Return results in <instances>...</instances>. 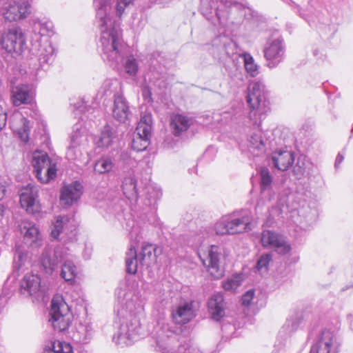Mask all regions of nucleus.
Segmentation results:
<instances>
[{
  "label": "nucleus",
  "mask_w": 353,
  "mask_h": 353,
  "mask_svg": "<svg viewBox=\"0 0 353 353\" xmlns=\"http://www.w3.org/2000/svg\"><path fill=\"white\" fill-rule=\"evenodd\" d=\"M132 3V0H117L116 4V12L118 17H120L125 10V8Z\"/></svg>",
  "instance_id": "51"
},
{
  "label": "nucleus",
  "mask_w": 353,
  "mask_h": 353,
  "mask_svg": "<svg viewBox=\"0 0 353 353\" xmlns=\"http://www.w3.org/2000/svg\"><path fill=\"white\" fill-rule=\"evenodd\" d=\"M152 117L150 114H145L141 117L139 122L138 123L136 130L139 133L143 134H150L152 130Z\"/></svg>",
  "instance_id": "44"
},
{
  "label": "nucleus",
  "mask_w": 353,
  "mask_h": 353,
  "mask_svg": "<svg viewBox=\"0 0 353 353\" xmlns=\"http://www.w3.org/2000/svg\"><path fill=\"white\" fill-rule=\"evenodd\" d=\"M193 119L182 114L171 116L170 127L174 136H180L193 124Z\"/></svg>",
  "instance_id": "26"
},
{
  "label": "nucleus",
  "mask_w": 353,
  "mask_h": 353,
  "mask_svg": "<svg viewBox=\"0 0 353 353\" xmlns=\"http://www.w3.org/2000/svg\"><path fill=\"white\" fill-rule=\"evenodd\" d=\"M300 323V319L296 316L288 319L279 330V337L287 339L298 329Z\"/></svg>",
  "instance_id": "35"
},
{
  "label": "nucleus",
  "mask_w": 353,
  "mask_h": 353,
  "mask_svg": "<svg viewBox=\"0 0 353 353\" xmlns=\"http://www.w3.org/2000/svg\"><path fill=\"white\" fill-rule=\"evenodd\" d=\"M293 172L297 179H301L305 173V163L299 160L294 168Z\"/></svg>",
  "instance_id": "52"
},
{
  "label": "nucleus",
  "mask_w": 353,
  "mask_h": 353,
  "mask_svg": "<svg viewBox=\"0 0 353 353\" xmlns=\"http://www.w3.org/2000/svg\"><path fill=\"white\" fill-rule=\"evenodd\" d=\"M29 0H7L1 9L6 21H17L24 19L30 14Z\"/></svg>",
  "instance_id": "11"
},
{
  "label": "nucleus",
  "mask_w": 353,
  "mask_h": 353,
  "mask_svg": "<svg viewBox=\"0 0 353 353\" xmlns=\"http://www.w3.org/2000/svg\"><path fill=\"white\" fill-rule=\"evenodd\" d=\"M32 165L37 179L42 183H48L57 176V163L47 152L36 150L32 155Z\"/></svg>",
  "instance_id": "8"
},
{
  "label": "nucleus",
  "mask_w": 353,
  "mask_h": 353,
  "mask_svg": "<svg viewBox=\"0 0 353 353\" xmlns=\"http://www.w3.org/2000/svg\"><path fill=\"white\" fill-rule=\"evenodd\" d=\"M199 256L208 271L216 279H219L223 274L220 268V259L221 257V249L216 245H211L207 253L198 252Z\"/></svg>",
  "instance_id": "15"
},
{
  "label": "nucleus",
  "mask_w": 353,
  "mask_h": 353,
  "mask_svg": "<svg viewBox=\"0 0 353 353\" xmlns=\"http://www.w3.org/2000/svg\"><path fill=\"white\" fill-rule=\"evenodd\" d=\"M73 350L70 343L65 341H54L52 343L48 353H72Z\"/></svg>",
  "instance_id": "41"
},
{
  "label": "nucleus",
  "mask_w": 353,
  "mask_h": 353,
  "mask_svg": "<svg viewBox=\"0 0 353 353\" xmlns=\"http://www.w3.org/2000/svg\"><path fill=\"white\" fill-rule=\"evenodd\" d=\"M272 161L276 168L285 171L293 164L294 155L290 150H280L272 153Z\"/></svg>",
  "instance_id": "25"
},
{
  "label": "nucleus",
  "mask_w": 353,
  "mask_h": 353,
  "mask_svg": "<svg viewBox=\"0 0 353 353\" xmlns=\"http://www.w3.org/2000/svg\"><path fill=\"white\" fill-rule=\"evenodd\" d=\"M84 140H85V137L83 134V132L79 130L77 127L71 135L70 145L78 147L83 142Z\"/></svg>",
  "instance_id": "49"
},
{
  "label": "nucleus",
  "mask_w": 353,
  "mask_h": 353,
  "mask_svg": "<svg viewBox=\"0 0 353 353\" xmlns=\"http://www.w3.org/2000/svg\"><path fill=\"white\" fill-rule=\"evenodd\" d=\"M150 81H153L154 85L158 87L160 90H163L167 86V83L165 82L163 77H159L156 80H152L150 77Z\"/></svg>",
  "instance_id": "56"
},
{
  "label": "nucleus",
  "mask_w": 353,
  "mask_h": 353,
  "mask_svg": "<svg viewBox=\"0 0 353 353\" xmlns=\"http://www.w3.org/2000/svg\"><path fill=\"white\" fill-rule=\"evenodd\" d=\"M248 136V148L251 153L254 156H258L265 151V144L262 139L261 132L260 130H254Z\"/></svg>",
  "instance_id": "28"
},
{
  "label": "nucleus",
  "mask_w": 353,
  "mask_h": 353,
  "mask_svg": "<svg viewBox=\"0 0 353 353\" xmlns=\"http://www.w3.org/2000/svg\"><path fill=\"white\" fill-rule=\"evenodd\" d=\"M260 241L263 248L272 249L280 255H285L291 250V246L284 236L269 230L261 232Z\"/></svg>",
  "instance_id": "13"
},
{
  "label": "nucleus",
  "mask_w": 353,
  "mask_h": 353,
  "mask_svg": "<svg viewBox=\"0 0 353 353\" xmlns=\"http://www.w3.org/2000/svg\"><path fill=\"white\" fill-rule=\"evenodd\" d=\"M225 303L221 293L212 294L208 301V310L214 321L221 320L225 314Z\"/></svg>",
  "instance_id": "23"
},
{
  "label": "nucleus",
  "mask_w": 353,
  "mask_h": 353,
  "mask_svg": "<svg viewBox=\"0 0 353 353\" xmlns=\"http://www.w3.org/2000/svg\"><path fill=\"white\" fill-rule=\"evenodd\" d=\"M252 217L248 210L240 214H232L222 216L214 225L216 234H236L251 230Z\"/></svg>",
  "instance_id": "5"
},
{
  "label": "nucleus",
  "mask_w": 353,
  "mask_h": 353,
  "mask_svg": "<svg viewBox=\"0 0 353 353\" xmlns=\"http://www.w3.org/2000/svg\"><path fill=\"white\" fill-rule=\"evenodd\" d=\"M5 193L6 187L3 185H0V200H1L4 197Z\"/></svg>",
  "instance_id": "60"
},
{
  "label": "nucleus",
  "mask_w": 353,
  "mask_h": 353,
  "mask_svg": "<svg viewBox=\"0 0 353 353\" xmlns=\"http://www.w3.org/2000/svg\"><path fill=\"white\" fill-rule=\"evenodd\" d=\"M179 328L170 323H162L156 331V349L160 353H203L190 342H185L174 349Z\"/></svg>",
  "instance_id": "4"
},
{
  "label": "nucleus",
  "mask_w": 353,
  "mask_h": 353,
  "mask_svg": "<svg viewBox=\"0 0 353 353\" xmlns=\"http://www.w3.org/2000/svg\"><path fill=\"white\" fill-rule=\"evenodd\" d=\"M122 190L123 194L129 200H134L136 202L138 200V193L137 189V180L135 178L130 175L125 177L122 181Z\"/></svg>",
  "instance_id": "31"
},
{
  "label": "nucleus",
  "mask_w": 353,
  "mask_h": 353,
  "mask_svg": "<svg viewBox=\"0 0 353 353\" xmlns=\"http://www.w3.org/2000/svg\"><path fill=\"white\" fill-rule=\"evenodd\" d=\"M223 50L228 57H233L237 54V46L235 42L232 40L228 41L223 44Z\"/></svg>",
  "instance_id": "50"
},
{
  "label": "nucleus",
  "mask_w": 353,
  "mask_h": 353,
  "mask_svg": "<svg viewBox=\"0 0 353 353\" xmlns=\"http://www.w3.org/2000/svg\"><path fill=\"white\" fill-rule=\"evenodd\" d=\"M263 52L267 66L270 68H276L285 57V46L283 40L276 38L268 41Z\"/></svg>",
  "instance_id": "14"
},
{
  "label": "nucleus",
  "mask_w": 353,
  "mask_h": 353,
  "mask_svg": "<svg viewBox=\"0 0 353 353\" xmlns=\"http://www.w3.org/2000/svg\"><path fill=\"white\" fill-rule=\"evenodd\" d=\"M113 162L111 159L103 157L98 160L94 164V171L99 174H105L112 170Z\"/></svg>",
  "instance_id": "42"
},
{
  "label": "nucleus",
  "mask_w": 353,
  "mask_h": 353,
  "mask_svg": "<svg viewBox=\"0 0 353 353\" xmlns=\"http://www.w3.org/2000/svg\"><path fill=\"white\" fill-rule=\"evenodd\" d=\"M2 49L13 57L21 55L26 48V39L22 30L13 27L3 32L0 38Z\"/></svg>",
  "instance_id": "9"
},
{
  "label": "nucleus",
  "mask_w": 353,
  "mask_h": 353,
  "mask_svg": "<svg viewBox=\"0 0 353 353\" xmlns=\"http://www.w3.org/2000/svg\"><path fill=\"white\" fill-rule=\"evenodd\" d=\"M101 32L100 43L102 58L111 65L117 66L123 60L128 47L123 42L119 23L110 12L97 14Z\"/></svg>",
  "instance_id": "2"
},
{
  "label": "nucleus",
  "mask_w": 353,
  "mask_h": 353,
  "mask_svg": "<svg viewBox=\"0 0 353 353\" xmlns=\"http://www.w3.org/2000/svg\"><path fill=\"white\" fill-rule=\"evenodd\" d=\"M51 323L54 331L64 332L70 326L72 321V314L63 296L59 294L54 296L51 302L50 311Z\"/></svg>",
  "instance_id": "6"
},
{
  "label": "nucleus",
  "mask_w": 353,
  "mask_h": 353,
  "mask_svg": "<svg viewBox=\"0 0 353 353\" xmlns=\"http://www.w3.org/2000/svg\"><path fill=\"white\" fill-rule=\"evenodd\" d=\"M241 56L247 72L253 77H256L259 74V66L254 63L253 57L249 53H244Z\"/></svg>",
  "instance_id": "40"
},
{
  "label": "nucleus",
  "mask_w": 353,
  "mask_h": 353,
  "mask_svg": "<svg viewBox=\"0 0 353 353\" xmlns=\"http://www.w3.org/2000/svg\"><path fill=\"white\" fill-rule=\"evenodd\" d=\"M123 68L129 76L134 77L137 75L139 70V63L137 59L133 56L127 57L123 61Z\"/></svg>",
  "instance_id": "39"
},
{
  "label": "nucleus",
  "mask_w": 353,
  "mask_h": 353,
  "mask_svg": "<svg viewBox=\"0 0 353 353\" xmlns=\"http://www.w3.org/2000/svg\"><path fill=\"white\" fill-rule=\"evenodd\" d=\"M261 176V189L263 192L268 190L272 184V179L268 168H263L260 172Z\"/></svg>",
  "instance_id": "46"
},
{
  "label": "nucleus",
  "mask_w": 353,
  "mask_h": 353,
  "mask_svg": "<svg viewBox=\"0 0 353 353\" xmlns=\"http://www.w3.org/2000/svg\"><path fill=\"white\" fill-rule=\"evenodd\" d=\"M117 299L114 324L117 330L112 340L121 346L130 345L141 334V325L136 314L143 310L142 301L137 294L125 289L117 290Z\"/></svg>",
  "instance_id": "1"
},
{
  "label": "nucleus",
  "mask_w": 353,
  "mask_h": 353,
  "mask_svg": "<svg viewBox=\"0 0 353 353\" xmlns=\"http://www.w3.org/2000/svg\"><path fill=\"white\" fill-rule=\"evenodd\" d=\"M76 227L77 222L73 217L67 215L57 216L53 223L51 236L57 239L61 234L69 236L76 230Z\"/></svg>",
  "instance_id": "17"
},
{
  "label": "nucleus",
  "mask_w": 353,
  "mask_h": 353,
  "mask_svg": "<svg viewBox=\"0 0 353 353\" xmlns=\"http://www.w3.org/2000/svg\"><path fill=\"white\" fill-rule=\"evenodd\" d=\"M142 95L145 100L148 102L152 101V92L148 85H145L142 88Z\"/></svg>",
  "instance_id": "57"
},
{
  "label": "nucleus",
  "mask_w": 353,
  "mask_h": 353,
  "mask_svg": "<svg viewBox=\"0 0 353 353\" xmlns=\"http://www.w3.org/2000/svg\"><path fill=\"white\" fill-rule=\"evenodd\" d=\"M77 109H79V110L81 112H83L84 111V107L82 106V105H79L77 107Z\"/></svg>",
  "instance_id": "62"
},
{
  "label": "nucleus",
  "mask_w": 353,
  "mask_h": 353,
  "mask_svg": "<svg viewBox=\"0 0 353 353\" xmlns=\"http://www.w3.org/2000/svg\"><path fill=\"white\" fill-rule=\"evenodd\" d=\"M41 287V279L37 274H26L21 281V293L26 296L37 294Z\"/></svg>",
  "instance_id": "27"
},
{
  "label": "nucleus",
  "mask_w": 353,
  "mask_h": 353,
  "mask_svg": "<svg viewBox=\"0 0 353 353\" xmlns=\"http://www.w3.org/2000/svg\"><path fill=\"white\" fill-rule=\"evenodd\" d=\"M172 0H158V3L159 4H162L165 6V4L170 3Z\"/></svg>",
  "instance_id": "61"
},
{
  "label": "nucleus",
  "mask_w": 353,
  "mask_h": 353,
  "mask_svg": "<svg viewBox=\"0 0 353 353\" xmlns=\"http://www.w3.org/2000/svg\"><path fill=\"white\" fill-rule=\"evenodd\" d=\"M74 256L69 250L63 246H57L53 256H51V249L46 247L41 255V262L46 271L52 272L59 263H62L61 276L66 282L73 284L77 274V267L73 263Z\"/></svg>",
  "instance_id": "3"
},
{
  "label": "nucleus",
  "mask_w": 353,
  "mask_h": 353,
  "mask_svg": "<svg viewBox=\"0 0 353 353\" xmlns=\"http://www.w3.org/2000/svg\"><path fill=\"white\" fill-rule=\"evenodd\" d=\"M7 121V114L3 108L0 105V131L5 127Z\"/></svg>",
  "instance_id": "55"
},
{
  "label": "nucleus",
  "mask_w": 353,
  "mask_h": 353,
  "mask_svg": "<svg viewBox=\"0 0 353 353\" xmlns=\"http://www.w3.org/2000/svg\"><path fill=\"white\" fill-rule=\"evenodd\" d=\"M39 189L32 184H28L20 194V203L26 212L35 214L40 212L41 205L38 200Z\"/></svg>",
  "instance_id": "16"
},
{
  "label": "nucleus",
  "mask_w": 353,
  "mask_h": 353,
  "mask_svg": "<svg viewBox=\"0 0 353 353\" xmlns=\"http://www.w3.org/2000/svg\"><path fill=\"white\" fill-rule=\"evenodd\" d=\"M272 259V254L271 253L263 254L257 261L256 268L259 272H267L269 263Z\"/></svg>",
  "instance_id": "47"
},
{
  "label": "nucleus",
  "mask_w": 353,
  "mask_h": 353,
  "mask_svg": "<svg viewBox=\"0 0 353 353\" xmlns=\"http://www.w3.org/2000/svg\"><path fill=\"white\" fill-rule=\"evenodd\" d=\"M77 148L78 147L77 146H72V145H70L66 152V157L69 160H75L77 158L80 154V151L77 150Z\"/></svg>",
  "instance_id": "53"
},
{
  "label": "nucleus",
  "mask_w": 353,
  "mask_h": 353,
  "mask_svg": "<svg viewBox=\"0 0 353 353\" xmlns=\"http://www.w3.org/2000/svg\"><path fill=\"white\" fill-rule=\"evenodd\" d=\"M28 261V252L21 246L15 247V252L13 261V268L15 270H19Z\"/></svg>",
  "instance_id": "37"
},
{
  "label": "nucleus",
  "mask_w": 353,
  "mask_h": 353,
  "mask_svg": "<svg viewBox=\"0 0 353 353\" xmlns=\"http://www.w3.org/2000/svg\"><path fill=\"white\" fill-rule=\"evenodd\" d=\"M83 186L79 181L65 185L61 190L60 201L63 205L70 206L78 201L82 194Z\"/></svg>",
  "instance_id": "21"
},
{
  "label": "nucleus",
  "mask_w": 353,
  "mask_h": 353,
  "mask_svg": "<svg viewBox=\"0 0 353 353\" xmlns=\"http://www.w3.org/2000/svg\"><path fill=\"white\" fill-rule=\"evenodd\" d=\"M148 221L154 225H159V220L155 214H152V215L148 218Z\"/></svg>",
  "instance_id": "58"
},
{
  "label": "nucleus",
  "mask_w": 353,
  "mask_h": 353,
  "mask_svg": "<svg viewBox=\"0 0 353 353\" xmlns=\"http://www.w3.org/2000/svg\"><path fill=\"white\" fill-rule=\"evenodd\" d=\"M340 344L329 330H322L311 346L310 353H338Z\"/></svg>",
  "instance_id": "12"
},
{
  "label": "nucleus",
  "mask_w": 353,
  "mask_h": 353,
  "mask_svg": "<svg viewBox=\"0 0 353 353\" xmlns=\"http://www.w3.org/2000/svg\"><path fill=\"white\" fill-rule=\"evenodd\" d=\"M121 82L116 78L106 79L102 83L99 92L102 96H110L112 94H121Z\"/></svg>",
  "instance_id": "30"
},
{
  "label": "nucleus",
  "mask_w": 353,
  "mask_h": 353,
  "mask_svg": "<svg viewBox=\"0 0 353 353\" xmlns=\"http://www.w3.org/2000/svg\"><path fill=\"white\" fill-rule=\"evenodd\" d=\"M21 232L23 235L25 244L32 248H37L42 245V239L37 227L30 223H23Z\"/></svg>",
  "instance_id": "22"
},
{
  "label": "nucleus",
  "mask_w": 353,
  "mask_h": 353,
  "mask_svg": "<svg viewBox=\"0 0 353 353\" xmlns=\"http://www.w3.org/2000/svg\"><path fill=\"white\" fill-rule=\"evenodd\" d=\"M193 304V301L182 302L172 310V316L176 324L185 325L196 316Z\"/></svg>",
  "instance_id": "18"
},
{
  "label": "nucleus",
  "mask_w": 353,
  "mask_h": 353,
  "mask_svg": "<svg viewBox=\"0 0 353 353\" xmlns=\"http://www.w3.org/2000/svg\"><path fill=\"white\" fill-rule=\"evenodd\" d=\"M156 248L152 244H144L142 245L141 252L139 254L135 249L134 245H131L126 252L125 265L126 270L129 274H134L139 268L143 266L149 267L156 261Z\"/></svg>",
  "instance_id": "7"
},
{
  "label": "nucleus",
  "mask_w": 353,
  "mask_h": 353,
  "mask_svg": "<svg viewBox=\"0 0 353 353\" xmlns=\"http://www.w3.org/2000/svg\"><path fill=\"white\" fill-rule=\"evenodd\" d=\"M130 114L128 102L123 94L114 96L112 106V117L121 123H125Z\"/></svg>",
  "instance_id": "24"
},
{
  "label": "nucleus",
  "mask_w": 353,
  "mask_h": 353,
  "mask_svg": "<svg viewBox=\"0 0 353 353\" xmlns=\"http://www.w3.org/2000/svg\"><path fill=\"white\" fill-rule=\"evenodd\" d=\"M52 23L50 22L42 23L41 21L37 22L34 26V36L32 39H36V35H38V39L48 38L46 34L51 31Z\"/></svg>",
  "instance_id": "43"
},
{
  "label": "nucleus",
  "mask_w": 353,
  "mask_h": 353,
  "mask_svg": "<svg viewBox=\"0 0 353 353\" xmlns=\"http://www.w3.org/2000/svg\"><path fill=\"white\" fill-rule=\"evenodd\" d=\"M32 39L30 50L31 56L37 59L40 67L45 69L51 65L56 57V50L49 38Z\"/></svg>",
  "instance_id": "10"
},
{
  "label": "nucleus",
  "mask_w": 353,
  "mask_h": 353,
  "mask_svg": "<svg viewBox=\"0 0 353 353\" xmlns=\"http://www.w3.org/2000/svg\"><path fill=\"white\" fill-rule=\"evenodd\" d=\"M93 332L91 323L85 321L83 323H80L77 328V332L74 334L75 340L81 343H87Z\"/></svg>",
  "instance_id": "34"
},
{
  "label": "nucleus",
  "mask_w": 353,
  "mask_h": 353,
  "mask_svg": "<svg viewBox=\"0 0 353 353\" xmlns=\"http://www.w3.org/2000/svg\"><path fill=\"white\" fill-rule=\"evenodd\" d=\"M150 134L139 133L136 130L132 141V148L138 152L145 150L150 144Z\"/></svg>",
  "instance_id": "33"
},
{
  "label": "nucleus",
  "mask_w": 353,
  "mask_h": 353,
  "mask_svg": "<svg viewBox=\"0 0 353 353\" xmlns=\"http://www.w3.org/2000/svg\"><path fill=\"white\" fill-rule=\"evenodd\" d=\"M22 123V127L20 128H14V131L17 132L21 141L27 142L29 138V132L31 128L30 121L25 117H20Z\"/></svg>",
  "instance_id": "45"
},
{
  "label": "nucleus",
  "mask_w": 353,
  "mask_h": 353,
  "mask_svg": "<svg viewBox=\"0 0 353 353\" xmlns=\"http://www.w3.org/2000/svg\"><path fill=\"white\" fill-rule=\"evenodd\" d=\"M344 159V154L341 153H339L336 156V161H335V168H337L339 165L341 163V162Z\"/></svg>",
  "instance_id": "59"
},
{
  "label": "nucleus",
  "mask_w": 353,
  "mask_h": 353,
  "mask_svg": "<svg viewBox=\"0 0 353 353\" xmlns=\"http://www.w3.org/2000/svg\"><path fill=\"white\" fill-rule=\"evenodd\" d=\"M265 106L260 105L259 107L250 108L251 110L248 117V127H252L253 130H260L262 120L265 117Z\"/></svg>",
  "instance_id": "32"
},
{
  "label": "nucleus",
  "mask_w": 353,
  "mask_h": 353,
  "mask_svg": "<svg viewBox=\"0 0 353 353\" xmlns=\"http://www.w3.org/2000/svg\"><path fill=\"white\" fill-rule=\"evenodd\" d=\"M117 138V132L114 128L106 125L103 127L100 135L95 140L96 145L99 148H108Z\"/></svg>",
  "instance_id": "29"
},
{
  "label": "nucleus",
  "mask_w": 353,
  "mask_h": 353,
  "mask_svg": "<svg viewBox=\"0 0 353 353\" xmlns=\"http://www.w3.org/2000/svg\"><path fill=\"white\" fill-rule=\"evenodd\" d=\"M243 276L242 274H236L228 278L222 283L225 290L234 292L242 283Z\"/></svg>",
  "instance_id": "38"
},
{
  "label": "nucleus",
  "mask_w": 353,
  "mask_h": 353,
  "mask_svg": "<svg viewBox=\"0 0 353 353\" xmlns=\"http://www.w3.org/2000/svg\"><path fill=\"white\" fill-rule=\"evenodd\" d=\"M111 0H94V5L97 9V14H102L104 12H110Z\"/></svg>",
  "instance_id": "48"
},
{
  "label": "nucleus",
  "mask_w": 353,
  "mask_h": 353,
  "mask_svg": "<svg viewBox=\"0 0 353 353\" xmlns=\"http://www.w3.org/2000/svg\"><path fill=\"white\" fill-rule=\"evenodd\" d=\"M145 189L146 197L145 205L146 206H153L154 209H155L157 201L161 197V190L159 187L152 185H148Z\"/></svg>",
  "instance_id": "36"
},
{
  "label": "nucleus",
  "mask_w": 353,
  "mask_h": 353,
  "mask_svg": "<svg viewBox=\"0 0 353 353\" xmlns=\"http://www.w3.org/2000/svg\"><path fill=\"white\" fill-rule=\"evenodd\" d=\"M34 91L32 85L21 84L14 86L11 91V98L14 105L31 103L34 100Z\"/></svg>",
  "instance_id": "20"
},
{
  "label": "nucleus",
  "mask_w": 353,
  "mask_h": 353,
  "mask_svg": "<svg viewBox=\"0 0 353 353\" xmlns=\"http://www.w3.org/2000/svg\"><path fill=\"white\" fill-rule=\"evenodd\" d=\"M3 213V206L0 204V215L2 216Z\"/></svg>",
  "instance_id": "63"
},
{
  "label": "nucleus",
  "mask_w": 353,
  "mask_h": 353,
  "mask_svg": "<svg viewBox=\"0 0 353 353\" xmlns=\"http://www.w3.org/2000/svg\"><path fill=\"white\" fill-rule=\"evenodd\" d=\"M254 296V290H250L242 296V304L244 306H250Z\"/></svg>",
  "instance_id": "54"
},
{
  "label": "nucleus",
  "mask_w": 353,
  "mask_h": 353,
  "mask_svg": "<svg viewBox=\"0 0 353 353\" xmlns=\"http://www.w3.org/2000/svg\"><path fill=\"white\" fill-rule=\"evenodd\" d=\"M246 101L250 108L265 106V86L259 81L251 82L248 88Z\"/></svg>",
  "instance_id": "19"
}]
</instances>
